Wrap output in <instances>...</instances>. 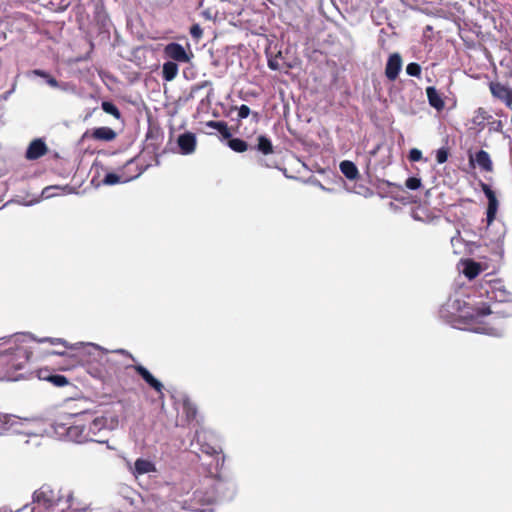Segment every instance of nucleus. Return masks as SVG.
<instances>
[{
  "label": "nucleus",
  "instance_id": "nucleus-31",
  "mask_svg": "<svg viewBox=\"0 0 512 512\" xmlns=\"http://www.w3.org/2000/svg\"><path fill=\"white\" fill-rule=\"evenodd\" d=\"M474 332L476 333H482L487 334L496 338H501L504 336V330L501 328H494V327H478L474 329Z\"/></svg>",
  "mask_w": 512,
  "mask_h": 512
},
{
  "label": "nucleus",
  "instance_id": "nucleus-21",
  "mask_svg": "<svg viewBox=\"0 0 512 512\" xmlns=\"http://www.w3.org/2000/svg\"><path fill=\"white\" fill-rule=\"evenodd\" d=\"M142 174V170H140L135 176L132 177H123L121 175H118L116 173H107L105 177L102 180V183L104 185H115L118 183H126L129 182L137 177H139Z\"/></svg>",
  "mask_w": 512,
  "mask_h": 512
},
{
  "label": "nucleus",
  "instance_id": "nucleus-13",
  "mask_svg": "<svg viewBox=\"0 0 512 512\" xmlns=\"http://www.w3.org/2000/svg\"><path fill=\"white\" fill-rule=\"evenodd\" d=\"M48 151L47 145L41 138L34 139L29 144L25 157L28 160H37L43 155H45Z\"/></svg>",
  "mask_w": 512,
  "mask_h": 512
},
{
  "label": "nucleus",
  "instance_id": "nucleus-50",
  "mask_svg": "<svg viewBox=\"0 0 512 512\" xmlns=\"http://www.w3.org/2000/svg\"><path fill=\"white\" fill-rule=\"evenodd\" d=\"M380 148H381L380 144L376 145L371 151H369V155L371 157H375L377 155L378 151L380 150Z\"/></svg>",
  "mask_w": 512,
  "mask_h": 512
},
{
  "label": "nucleus",
  "instance_id": "nucleus-26",
  "mask_svg": "<svg viewBox=\"0 0 512 512\" xmlns=\"http://www.w3.org/2000/svg\"><path fill=\"white\" fill-rule=\"evenodd\" d=\"M37 76V77H41L45 80V82L53 87V88H57L59 87V82L56 80V78H54L53 76H51L47 71L45 70H41V69H34L32 71L29 72V76Z\"/></svg>",
  "mask_w": 512,
  "mask_h": 512
},
{
  "label": "nucleus",
  "instance_id": "nucleus-30",
  "mask_svg": "<svg viewBox=\"0 0 512 512\" xmlns=\"http://www.w3.org/2000/svg\"><path fill=\"white\" fill-rule=\"evenodd\" d=\"M463 273L467 278L474 279L480 273V267L475 262L468 261L465 263Z\"/></svg>",
  "mask_w": 512,
  "mask_h": 512
},
{
  "label": "nucleus",
  "instance_id": "nucleus-56",
  "mask_svg": "<svg viewBox=\"0 0 512 512\" xmlns=\"http://www.w3.org/2000/svg\"><path fill=\"white\" fill-rule=\"evenodd\" d=\"M270 2H272V0H269Z\"/></svg>",
  "mask_w": 512,
  "mask_h": 512
},
{
  "label": "nucleus",
  "instance_id": "nucleus-15",
  "mask_svg": "<svg viewBox=\"0 0 512 512\" xmlns=\"http://www.w3.org/2000/svg\"><path fill=\"white\" fill-rule=\"evenodd\" d=\"M178 146L183 155H189L195 151L196 136L192 132H185L177 139Z\"/></svg>",
  "mask_w": 512,
  "mask_h": 512
},
{
  "label": "nucleus",
  "instance_id": "nucleus-3",
  "mask_svg": "<svg viewBox=\"0 0 512 512\" xmlns=\"http://www.w3.org/2000/svg\"><path fill=\"white\" fill-rule=\"evenodd\" d=\"M31 352L24 346L10 345L0 349V381H18L23 377Z\"/></svg>",
  "mask_w": 512,
  "mask_h": 512
},
{
  "label": "nucleus",
  "instance_id": "nucleus-40",
  "mask_svg": "<svg viewBox=\"0 0 512 512\" xmlns=\"http://www.w3.org/2000/svg\"><path fill=\"white\" fill-rule=\"evenodd\" d=\"M448 159V151L445 148H440L436 152V160L439 164H443Z\"/></svg>",
  "mask_w": 512,
  "mask_h": 512
},
{
  "label": "nucleus",
  "instance_id": "nucleus-55",
  "mask_svg": "<svg viewBox=\"0 0 512 512\" xmlns=\"http://www.w3.org/2000/svg\"><path fill=\"white\" fill-rule=\"evenodd\" d=\"M253 116H254V117H255V119L257 120V118H258V113H257V112L253 113Z\"/></svg>",
  "mask_w": 512,
  "mask_h": 512
},
{
  "label": "nucleus",
  "instance_id": "nucleus-36",
  "mask_svg": "<svg viewBox=\"0 0 512 512\" xmlns=\"http://www.w3.org/2000/svg\"><path fill=\"white\" fill-rule=\"evenodd\" d=\"M406 73L412 77H420L421 66L418 63L411 62L406 66Z\"/></svg>",
  "mask_w": 512,
  "mask_h": 512
},
{
  "label": "nucleus",
  "instance_id": "nucleus-27",
  "mask_svg": "<svg viewBox=\"0 0 512 512\" xmlns=\"http://www.w3.org/2000/svg\"><path fill=\"white\" fill-rule=\"evenodd\" d=\"M258 143L256 149L264 155L271 154L273 152V145L271 140L265 135H260L257 138Z\"/></svg>",
  "mask_w": 512,
  "mask_h": 512
},
{
  "label": "nucleus",
  "instance_id": "nucleus-11",
  "mask_svg": "<svg viewBox=\"0 0 512 512\" xmlns=\"http://www.w3.org/2000/svg\"><path fill=\"white\" fill-rule=\"evenodd\" d=\"M135 371L141 378L151 387L153 388L157 393H159L161 396H163V384L156 379L150 371L144 367L143 365H135L134 366Z\"/></svg>",
  "mask_w": 512,
  "mask_h": 512
},
{
  "label": "nucleus",
  "instance_id": "nucleus-37",
  "mask_svg": "<svg viewBox=\"0 0 512 512\" xmlns=\"http://www.w3.org/2000/svg\"><path fill=\"white\" fill-rule=\"evenodd\" d=\"M184 411L187 415L188 419H194L197 413V409L193 403L190 401H185L183 404Z\"/></svg>",
  "mask_w": 512,
  "mask_h": 512
},
{
  "label": "nucleus",
  "instance_id": "nucleus-5",
  "mask_svg": "<svg viewBox=\"0 0 512 512\" xmlns=\"http://www.w3.org/2000/svg\"><path fill=\"white\" fill-rule=\"evenodd\" d=\"M469 309L464 300L459 298H449L445 304H443L439 310V315L444 320L450 322L456 317L470 318L476 320L479 316H476V307L472 309V312L466 311Z\"/></svg>",
  "mask_w": 512,
  "mask_h": 512
},
{
  "label": "nucleus",
  "instance_id": "nucleus-38",
  "mask_svg": "<svg viewBox=\"0 0 512 512\" xmlns=\"http://www.w3.org/2000/svg\"><path fill=\"white\" fill-rule=\"evenodd\" d=\"M405 186L410 190H417L421 187V179L418 177H409L405 182Z\"/></svg>",
  "mask_w": 512,
  "mask_h": 512
},
{
  "label": "nucleus",
  "instance_id": "nucleus-16",
  "mask_svg": "<svg viewBox=\"0 0 512 512\" xmlns=\"http://www.w3.org/2000/svg\"><path fill=\"white\" fill-rule=\"evenodd\" d=\"M490 90L494 97L503 101L506 106L511 107L512 105V90L505 85L500 83H491Z\"/></svg>",
  "mask_w": 512,
  "mask_h": 512
},
{
  "label": "nucleus",
  "instance_id": "nucleus-17",
  "mask_svg": "<svg viewBox=\"0 0 512 512\" xmlns=\"http://www.w3.org/2000/svg\"><path fill=\"white\" fill-rule=\"evenodd\" d=\"M131 472L135 477H138L144 474L156 472V467L152 461L144 458H138L135 461L134 467L131 469Z\"/></svg>",
  "mask_w": 512,
  "mask_h": 512
},
{
  "label": "nucleus",
  "instance_id": "nucleus-47",
  "mask_svg": "<svg viewBox=\"0 0 512 512\" xmlns=\"http://www.w3.org/2000/svg\"><path fill=\"white\" fill-rule=\"evenodd\" d=\"M44 341H50L52 344L61 343L66 346V341L60 338H47Z\"/></svg>",
  "mask_w": 512,
  "mask_h": 512
},
{
  "label": "nucleus",
  "instance_id": "nucleus-8",
  "mask_svg": "<svg viewBox=\"0 0 512 512\" xmlns=\"http://www.w3.org/2000/svg\"><path fill=\"white\" fill-rule=\"evenodd\" d=\"M487 298L494 301V304L507 302L511 300V293L506 289L503 282L499 279L490 281L484 290Z\"/></svg>",
  "mask_w": 512,
  "mask_h": 512
},
{
  "label": "nucleus",
  "instance_id": "nucleus-28",
  "mask_svg": "<svg viewBox=\"0 0 512 512\" xmlns=\"http://www.w3.org/2000/svg\"><path fill=\"white\" fill-rule=\"evenodd\" d=\"M202 438H204L203 433L197 431L196 434H195V440H196L197 444L200 445L201 452H203V453H205L207 455L217 454L218 453V447L212 446V445L207 444V443H202L201 442Z\"/></svg>",
  "mask_w": 512,
  "mask_h": 512
},
{
  "label": "nucleus",
  "instance_id": "nucleus-53",
  "mask_svg": "<svg viewBox=\"0 0 512 512\" xmlns=\"http://www.w3.org/2000/svg\"><path fill=\"white\" fill-rule=\"evenodd\" d=\"M319 187L323 190V191H326V192H332V190L330 188H327L325 187L324 185H322L321 183H319Z\"/></svg>",
  "mask_w": 512,
  "mask_h": 512
},
{
  "label": "nucleus",
  "instance_id": "nucleus-52",
  "mask_svg": "<svg viewBox=\"0 0 512 512\" xmlns=\"http://www.w3.org/2000/svg\"><path fill=\"white\" fill-rule=\"evenodd\" d=\"M268 65L273 70L278 69L277 65L273 61H269Z\"/></svg>",
  "mask_w": 512,
  "mask_h": 512
},
{
  "label": "nucleus",
  "instance_id": "nucleus-44",
  "mask_svg": "<svg viewBox=\"0 0 512 512\" xmlns=\"http://www.w3.org/2000/svg\"><path fill=\"white\" fill-rule=\"evenodd\" d=\"M202 28L198 24H194L190 28V34L194 39H199L202 36Z\"/></svg>",
  "mask_w": 512,
  "mask_h": 512
},
{
  "label": "nucleus",
  "instance_id": "nucleus-7",
  "mask_svg": "<svg viewBox=\"0 0 512 512\" xmlns=\"http://www.w3.org/2000/svg\"><path fill=\"white\" fill-rule=\"evenodd\" d=\"M55 496L49 487H41L33 493V503L35 506L31 512H47L53 507Z\"/></svg>",
  "mask_w": 512,
  "mask_h": 512
},
{
  "label": "nucleus",
  "instance_id": "nucleus-24",
  "mask_svg": "<svg viewBox=\"0 0 512 512\" xmlns=\"http://www.w3.org/2000/svg\"><path fill=\"white\" fill-rule=\"evenodd\" d=\"M12 425V428L10 432L15 434H25L26 433V426L32 421L30 418H20L17 416H14V418H9Z\"/></svg>",
  "mask_w": 512,
  "mask_h": 512
},
{
  "label": "nucleus",
  "instance_id": "nucleus-48",
  "mask_svg": "<svg viewBox=\"0 0 512 512\" xmlns=\"http://www.w3.org/2000/svg\"><path fill=\"white\" fill-rule=\"evenodd\" d=\"M114 353H118V354H121V355H125V356H128L130 357L132 360H134V357L125 349H116L113 351Z\"/></svg>",
  "mask_w": 512,
  "mask_h": 512
},
{
  "label": "nucleus",
  "instance_id": "nucleus-45",
  "mask_svg": "<svg viewBox=\"0 0 512 512\" xmlns=\"http://www.w3.org/2000/svg\"><path fill=\"white\" fill-rule=\"evenodd\" d=\"M194 510L196 512H215V509L214 508H211V507H205V506H199L197 504L194 503Z\"/></svg>",
  "mask_w": 512,
  "mask_h": 512
},
{
  "label": "nucleus",
  "instance_id": "nucleus-46",
  "mask_svg": "<svg viewBox=\"0 0 512 512\" xmlns=\"http://www.w3.org/2000/svg\"><path fill=\"white\" fill-rule=\"evenodd\" d=\"M53 189H59V187L58 186L46 187L42 191V196H44L45 198H50V197L54 196V194L50 193V191L53 190Z\"/></svg>",
  "mask_w": 512,
  "mask_h": 512
},
{
  "label": "nucleus",
  "instance_id": "nucleus-1",
  "mask_svg": "<svg viewBox=\"0 0 512 512\" xmlns=\"http://www.w3.org/2000/svg\"><path fill=\"white\" fill-rule=\"evenodd\" d=\"M71 421L57 420L53 424L55 434L62 438L66 437L76 443L88 441L100 444H108V434L118 426L116 417L99 416L92 418L90 414L83 413L81 416H68Z\"/></svg>",
  "mask_w": 512,
  "mask_h": 512
},
{
  "label": "nucleus",
  "instance_id": "nucleus-49",
  "mask_svg": "<svg viewBox=\"0 0 512 512\" xmlns=\"http://www.w3.org/2000/svg\"><path fill=\"white\" fill-rule=\"evenodd\" d=\"M66 502L69 504L70 508L73 506V493L71 491L66 495Z\"/></svg>",
  "mask_w": 512,
  "mask_h": 512
},
{
  "label": "nucleus",
  "instance_id": "nucleus-19",
  "mask_svg": "<svg viewBox=\"0 0 512 512\" xmlns=\"http://www.w3.org/2000/svg\"><path fill=\"white\" fill-rule=\"evenodd\" d=\"M426 95L430 106L436 110H442L444 108V101L435 87H427Z\"/></svg>",
  "mask_w": 512,
  "mask_h": 512
},
{
  "label": "nucleus",
  "instance_id": "nucleus-33",
  "mask_svg": "<svg viewBox=\"0 0 512 512\" xmlns=\"http://www.w3.org/2000/svg\"><path fill=\"white\" fill-rule=\"evenodd\" d=\"M101 108L105 113L110 114L117 119H119L121 116L119 109L116 107L115 104H113L110 101H103L101 104Z\"/></svg>",
  "mask_w": 512,
  "mask_h": 512
},
{
  "label": "nucleus",
  "instance_id": "nucleus-29",
  "mask_svg": "<svg viewBox=\"0 0 512 512\" xmlns=\"http://www.w3.org/2000/svg\"><path fill=\"white\" fill-rule=\"evenodd\" d=\"M228 140V146L230 149H232L235 152L242 153L245 152L248 149V144L246 141L240 139V138H230Z\"/></svg>",
  "mask_w": 512,
  "mask_h": 512
},
{
  "label": "nucleus",
  "instance_id": "nucleus-9",
  "mask_svg": "<svg viewBox=\"0 0 512 512\" xmlns=\"http://www.w3.org/2000/svg\"><path fill=\"white\" fill-rule=\"evenodd\" d=\"M164 53L167 57L171 58L174 62L188 63L191 60L193 54L188 53L185 48L177 43L171 42L167 44L164 48Z\"/></svg>",
  "mask_w": 512,
  "mask_h": 512
},
{
  "label": "nucleus",
  "instance_id": "nucleus-10",
  "mask_svg": "<svg viewBox=\"0 0 512 512\" xmlns=\"http://www.w3.org/2000/svg\"><path fill=\"white\" fill-rule=\"evenodd\" d=\"M135 371L141 378L151 387L153 388L157 393H159L161 396H163V384L156 379L150 371L144 367L143 365H135L134 366Z\"/></svg>",
  "mask_w": 512,
  "mask_h": 512
},
{
  "label": "nucleus",
  "instance_id": "nucleus-25",
  "mask_svg": "<svg viewBox=\"0 0 512 512\" xmlns=\"http://www.w3.org/2000/svg\"><path fill=\"white\" fill-rule=\"evenodd\" d=\"M489 118H491V116L488 114L486 110H484L483 108H478L475 111V114L471 121L475 128L481 131L485 127V121Z\"/></svg>",
  "mask_w": 512,
  "mask_h": 512
},
{
  "label": "nucleus",
  "instance_id": "nucleus-54",
  "mask_svg": "<svg viewBox=\"0 0 512 512\" xmlns=\"http://www.w3.org/2000/svg\"><path fill=\"white\" fill-rule=\"evenodd\" d=\"M133 162H134V160H133V159H131V160H129V161L126 163V165H127V166H129V165H131Z\"/></svg>",
  "mask_w": 512,
  "mask_h": 512
},
{
  "label": "nucleus",
  "instance_id": "nucleus-42",
  "mask_svg": "<svg viewBox=\"0 0 512 512\" xmlns=\"http://www.w3.org/2000/svg\"><path fill=\"white\" fill-rule=\"evenodd\" d=\"M503 124L501 120H493L489 123V131L490 132H502Z\"/></svg>",
  "mask_w": 512,
  "mask_h": 512
},
{
  "label": "nucleus",
  "instance_id": "nucleus-6",
  "mask_svg": "<svg viewBox=\"0 0 512 512\" xmlns=\"http://www.w3.org/2000/svg\"><path fill=\"white\" fill-rule=\"evenodd\" d=\"M490 314L499 318L512 317V300L493 305L483 303L476 307V316H479V318Z\"/></svg>",
  "mask_w": 512,
  "mask_h": 512
},
{
  "label": "nucleus",
  "instance_id": "nucleus-35",
  "mask_svg": "<svg viewBox=\"0 0 512 512\" xmlns=\"http://www.w3.org/2000/svg\"><path fill=\"white\" fill-rule=\"evenodd\" d=\"M57 387H64L68 384V379L64 375L53 374L46 378Z\"/></svg>",
  "mask_w": 512,
  "mask_h": 512
},
{
  "label": "nucleus",
  "instance_id": "nucleus-51",
  "mask_svg": "<svg viewBox=\"0 0 512 512\" xmlns=\"http://www.w3.org/2000/svg\"><path fill=\"white\" fill-rule=\"evenodd\" d=\"M89 345L92 346L94 349L101 351L104 354H107L109 352L107 349H105L97 344H89Z\"/></svg>",
  "mask_w": 512,
  "mask_h": 512
},
{
  "label": "nucleus",
  "instance_id": "nucleus-23",
  "mask_svg": "<svg viewBox=\"0 0 512 512\" xmlns=\"http://www.w3.org/2000/svg\"><path fill=\"white\" fill-rule=\"evenodd\" d=\"M178 65L174 61H167L162 66V77L165 81H172L178 74Z\"/></svg>",
  "mask_w": 512,
  "mask_h": 512
},
{
  "label": "nucleus",
  "instance_id": "nucleus-2",
  "mask_svg": "<svg viewBox=\"0 0 512 512\" xmlns=\"http://www.w3.org/2000/svg\"><path fill=\"white\" fill-rule=\"evenodd\" d=\"M237 494L235 480L227 476H217L210 486L193 493V502L199 506L211 507L232 501Z\"/></svg>",
  "mask_w": 512,
  "mask_h": 512
},
{
  "label": "nucleus",
  "instance_id": "nucleus-18",
  "mask_svg": "<svg viewBox=\"0 0 512 512\" xmlns=\"http://www.w3.org/2000/svg\"><path fill=\"white\" fill-rule=\"evenodd\" d=\"M339 169L348 180H356L359 177L357 166L350 160L340 162Z\"/></svg>",
  "mask_w": 512,
  "mask_h": 512
},
{
  "label": "nucleus",
  "instance_id": "nucleus-14",
  "mask_svg": "<svg viewBox=\"0 0 512 512\" xmlns=\"http://www.w3.org/2000/svg\"><path fill=\"white\" fill-rule=\"evenodd\" d=\"M469 161L475 163L484 172L493 171V163L491 157L485 150H479L474 155H470Z\"/></svg>",
  "mask_w": 512,
  "mask_h": 512
},
{
  "label": "nucleus",
  "instance_id": "nucleus-12",
  "mask_svg": "<svg viewBox=\"0 0 512 512\" xmlns=\"http://www.w3.org/2000/svg\"><path fill=\"white\" fill-rule=\"evenodd\" d=\"M402 68V58L399 53H393L389 56L386 67L385 75L390 81H394Z\"/></svg>",
  "mask_w": 512,
  "mask_h": 512
},
{
  "label": "nucleus",
  "instance_id": "nucleus-43",
  "mask_svg": "<svg viewBox=\"0 0 512 512\" xmlns=\"http://www.w3.org/2000/svg\"><path fill=\"white\" fill-rule=\"evenodd\" d=\"M421 158H422V152L419 149L413 148L409 151L410 161L417 162V161L421 160Z\"/></svg>",
  "mask_w": 512,
  "mask_h": 512
},
{
  "label": "nucleus",
  "instance_id": "nucleus-22",
  "mask_svg": "<svg viewBox=\"0 0 512 512\" xmlns=\"http://www.w3.org/2000/svg\"><path fill=\"white\" fill-rule=\"evenodd\" d=\"M205 126L219 132L223 139H230L232 136V133L230 132L227 123L224 121L210 120L205 123Z\"/></svg>",
  "mask_w": 512,
  "mask_h": 512
},
{
  "label": "nucleus",
  "instance_id": "nucleus-34",
  "mask_svg": "<svg viewBox=\"0 0 512 512\" xmlns=\"http://www.w3.org/2000/svg\"><path fill=\"white\" fill-rule=\"evenodd\" d=\"M450 242L454 249V253H456V254L462 253V247L464 246V240L461 237L459 231H457V234L451 238Z\"/></svg>",
  "mask_w": 512,
  "mask_h": 512
},
{
  "label": "nucleus",
  "instance_id": "nucleus-4",
  "mask_svg": "<svg viewBox=\"0 0 512 512\" xmlns=\"http://www.w3.org/2000/svg\"><path fill=\"white\" fill-rule=\"evenodd\" d=\"M481 188L488 200V206L485 219L486 225L479 228V237L483 243H503L506 229L502 222L496 220L499 206L496 194L486 183H481ZM482 221L484 222V220Z\"/></svg>",
  "mask_w": 512,
  "mask_h": 512
},
{
  "label": "nucleus",
  "instance_id": "nucleus-32",
  "mask_svg": "<svg viewBox=\"0 0 512 512\" xmlns=\"http://www.w3.org/2000/svg\"><path fill=\"white\" fill-rule=\"evenodd\" d=\"M209 88V91L207 93V99L209 100L210 96L213 94V88L212 83L208 80L202 81L201 83H198L191 88L190 97H195L196 93L204 88Z\"/></svg>",
  "mask_w": 512,
  "mask_h": 512
},
{
  "label": "nucleus",
  "instance_id": "nucleus-39",
  "mask_svg": "<svg viewBox=\"0 0 512 512\" xmlns=\"http://www.w3.org/2000/svg\"><path fill=\"white\" fill-rule=\"evenodd\" d=\"M15 415H9V414H3V415H0V424L2 425L3 429L5 431H9L11 430L12 428V425H11V422L10 419L8 418H14Z\"/></svg>",
  "mask_w": 512,
  "mask_h": 512
},
{
  "label": "nucleus",
  "instance_id": "nucleus-20",
  "mask_svg": "<svg viewBox=\"0 0 512 512\" xmlns=\"http://www.w3.org/2000/svg\"><path fill=\"white\" fill-rule=\"evenodd\" d=\"M117 134L116 132L110 128V127H98V128H95L93 129L92 131V137L95 139V140H100V141H112L116 138Z\"/></svg>",
  "mask_w": 512,
  "mask_h": 512
},
{
  "label": "nucleus",
  "instance_id": "nucleus-41",
  "mask_svg": "<svg viewBox=\"0 0 512 512\" xmlns=\"http://www.w3.org/2000/svg\"><path fill=\"white\" fill-rule=\"evenodd\" d=\"M237 110L239 120L247 118L251 113L250 108L245 104H242L240 107L237 108Z\"/></svg>",
  "mask_w": 512,
  "mask_h": 512
}]
</instances>
